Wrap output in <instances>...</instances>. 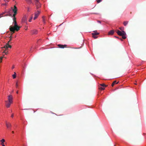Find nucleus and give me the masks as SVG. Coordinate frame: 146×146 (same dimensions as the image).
<instances>
[{"label": "nucleus", "instance_id": "nucleus-38", "mask_svg": "<svg viewBox=\"0 0 146 146\" xmlns=\"http://www.w3.org/2000/svg\"><path fill=\"white\" fill-rule=\"evenodd\" d=\"M2 62V60H0V63L1 62Z\"/></svg>", "mask_w": 146, "mask_h": 146}, {"label": "nucleus", "instance_id": "nucleus-4", "mask_svg": "<svg viewBox=\"0 0 146 146\" xmlns=\"http://www.w3.org/2000/svg\"><path fill=\"white\" fill-rule=\"evenodd\" d=\"M9 40L8 41V43L6 44L4 46V48H5L6 49H7V48H11V46L9 45V44L11 43L10 42L12 40V35H11L9 37Z\"/></svg>", "mask_w": 146, "mask_h": 146}, {"label": "nucleus", "instance_id": "nucleus-1", "mask_svg": "<svg viewBox=\"0 0 146 146\" xmlns=\"http://www.w3.org/2000/svg\"><path fill=\"white\" fill-rule=\"evenodd\" d=\"M13 27L10 26L9 28L10 31L13 33H14L15 31H18L20 30L21 27L19 26L18 25L16 21V17H13Z\"/></svg>", "mask_w": 146, "mask_h": 146}, {"label": "nucleus", "instance_id": "nucleus-42", "mask_svg": "<svg viewBox=\"0 0 146 146\" xmlns=\"http://www.w3.org/2000/svg\"><path fill=\"white\" fill-rule=\"evenodd\" d=\"M134 84H135V85H136L137 84V83H135Z\"/></svg>", "mask_w": 146, "mask_h": 146}, {"label": "nucleus", "instance_id": "nucleus-30", "mask_svg": "<svg viewBox=\"0 0 146 146\" xmlns=\"http://www.w3.org/2000/svg\"><path fill=\"white\" fill-rule=\"evenodd\" d=\"M1 145H2V146H5V145H4V143H2Z\"/></svg>", "mask_w": 146, "mask_h": 146}, {"label": "nucleus", "instance_id": "nucleus-6", "mask_svg": "<svg viewBox=\"0 0 146 146\" xmlns=\"http://www.w3.org/2000/svg\"><path fill=\"white\" fill-rule=\"evenodd\" d=\"M92 34L93 38L94 39H96L98 37L96 36L99 35V33H98L97 31H95L93 32L92 33Z\"/></svg>", "mask_w": 146, "mask_h": 146}, {"label": "nucleus", "instance_id": "nucleus-17", "mask_svg": "<svg viewBox=\"0 0 146 146\" xmlns=\"http://www.w3.org/2000/svg\"><path fill=\"white\" fill-rule=\"evenodd\" d=\"M100 86L101 87H103L104 88L106 87L107 86L104 83L100 84Z\"/></svg>", "mask_w": 146, "mask_h": 146}, {"label": "nucleus", "instance_id": "nucleus-23", "mask_svg": "<svg viewBox=\"0 0 146 146\" xmlns=\"http://www.w3.org/2000/svg\"><path fill=\"white\" fill-rule=\"evenodd\" d=\"M119 29L121 31H124V28L123 27H121L119 28Z\"/></svg>", "mask_w": 146, "mask_h": 146}, {"label": "nucleus", "instance_id": "nucleus-19", "mask_svg": "<svg viewBox=\"0 0 146 146\" xmlns=\"http://www.w3.org/2000/svg\"><path fill=\"white\" fill-rule=\"evenodd\" d=\"M6 49V50L4 51V53H5V54H7L8 53V52L6 50L8 48H7V49H6Z\"/></svg>", "mask_w": 146, "mask_h": 146}, {"label": "nucleus", "instance_id": "nucleus-33", "mask_svg": "<svg viewBox=\"0 0 146 146\" xmlns=\"http://www.w3.org/2000/svg\"><path fill=\"white\" fill-rule=\"evenodd\" d=\"M114 37L116 38H119V37L117 36H114Z\"/></svg>", "mask_w": 146, "mask_h": 146}, {"label": "nucleus", "instance_id": "nucleus-10", "mask_svg": "<svg viewBox=\"0 0 146 146\" xmlns=\"http://www.w3.org/2000/svg\"><path fill=\"white\" fill-rule=\"evenodd\" d=\"M27 18L26 16L25 15L23 17L22 19V22L23 23H26Z\"/></svg>", "mask_w": 146, "mask_h": 146}, {"label": "nucleus", "instance_id": "nucleus-16", "mask_svg": "<svg viewBox=\"0 0 146 146\" xmlns=\"http://www.w3.org/2000/svg\"><path fill=\"white\" fill-rule=\"evenodd\" d=\"M25 1L29 4H31L32 3L31 0H25Z\"/></svg>", "mask_w": 146, "mask_h": 146}, {"label": "nucleus", "instance_id": "nucleus-21", "mask_svg": "<svg viewBox=\"0 0 146 146\" xmlns=\"http://www.w3.org/2000/svg\"><path fill=\"white\" fill-rule=\"evenodd\" d=\"M128 23V21H125L123 22V24L125 26H126L127 25Z\"/></svg>", "mask_w": 146, "mask_h": 146}, {"label": "nucleus", "instance_id": "nucleus-12", "mask_svg": "<svg viewBox=\"0 0 146 146\" xmlns=\"http://www.w3.org/2000/svg\"><path fill=\"white\" fill-rule=\"evenodd\" d=\"M32 34H36L38 33V31L36 29H34L31 31Z\"/></svg>", "mask_w": 146, "mask_h": 146}, {"label": "nucleus", "instance_id": "nucleus-39", "mask_svg": "<svg viewBox=\"0 0 146 146\" xmlns=\"http://www.w3.org/2000/svg\"><path fill=\"white\" fill-rule=\"evenodd\" d=\"M17 94H18V91H17Z\"/></svg>", "mask_w": 146, "mask_h": 146}, {"label": "nucleus", "instance_id": "nucleus-36", "mask_svg": "<svg viewBox=\"0 0 146 146\" xmlns=\"http://www.w3.org/2000/svg\"><path fill=\"white\" fill-rule=\"evenodd\" d=\"M120 39L121 40V41H122L123 40L121 38H120Z\"/></svg>", "mask_w": 146, "mask_h": 146}, {"label": "nucleus", "instance_id": "nucleus-22", "mask_svg": "<svg viewBox=\"0 0 146 146\" xmlns=\"http://www.w3.org/2000/svg\"><path fill=\"white\" fill-rule=\"evenodd\" d=\"M12 76L13 77V78L14 79L16 78V74L15 72L14 74Z\"/></svg>", "mask_w": 146, "mask_h": 146}, {"label": "nucleus", "instance_id": "nucleus-29", "mask_svg": "<svg viewBox=\"0 0 146 146\" xmlns=\"http://www.w3.org/2000/svg\"><path fill=\"white\" fill-rule=\"evenodd\" d=\"M4 1L5 2V3H7L8 2H9L8 1L6 0H4Z\"/></svg>", "mask_w": 146, "mask_h": 146}, {"label": "nucleus", "instance_id": "nucleus-9", "mask_svg": "<svg viewBox=\"0 0 146 146\" xmlns=\"http://www.w3.org/2000/svg\"><path fill=\"white\" fill-rule=\"evenodd\" d=\"M5 106L7 108H9L11 104L12 103H11V102H9L7 100L5 101Z\"/></svg>", "mask_w": 146, "mask_h": 146}, {"label": "nucleus", "instance_id": "nucleus-11", "mask_svg": "<svg viewBox=\"0 0 146 146\" xmlns=\"http://www.w3.org/2000/svg\"><path fill=\"white\" fill-rule=\"evenodd\" d=\"M67 45L64 44V45H62L60 44H59L58 45V46L60 48H64L67 47Z\"/></svg>", "mask_w": 146, "mask_h": 146}, {"label": "nucleus", "instance_id": "nucleus-40", "mask_svg": "<svg viewBox=\"0 0 146 146\" xmlns=\"http://www.w3.org/2000/svg\"><path fill=\"white\" fill-rule=\"evenodd\" d=\"M27 28L25 29L26 30H27Z\"/></svg>", "mask_w": 146, "mask_h": 146}, {"label": "nucleus", "instance_id": "nucleus-37", "mask_svg": "<svg viewBox=\"0 0 146 146\" xmlns=\"http://www.w3.org/2000/svg\"><path fill=\"white\" fill-rule=\"evenodd\" d=\"M16 85L17 86V83H16Z\"/></svg>", "mask_w": 146, "mask_h": 146}, {"label": "nucleus", "instance_id": "nucleus-13", "mask_svg": "<svg viewBox=\"0 0 146 146\" xmlns=\"http://www.w3.org/2000/svg\"><path fill=\"white\" fill-rule=\"evenodd\" d=\"M114 32V30H111L108 33V35H113Z\"/></svg>", "mask_w": 146, "mask_h": 146}, {"label": "nucleus", "instance_id": "nucleus-25", "mask_svg": "<svg viewBox=\"0 0 146 146\" xmlns=\"http://www.w3.org/2000/svg\"><path fill=\"white\" fill-rule=\"evenodd\" d=\"M33 16H31V17H30V18L29 19V22H31V20H32V19H33Z\"/></svg>", "mask_w": 146, "mask_h": 146}, {"label": "nucleus", "instance_id": "nucleus-28", "mask_svg": "<svg viewBox=\"0 0 146 146\" xmlns=\"http://www.w3.org/2000/svg\"><path fill=\"white\" fill-rule=\"evenodd\" d=\"M1 5L2 6H6L7 5V3H3L1 4Z\"/></svg>", "mask_w": 146, "mask_h": 146}, {"label": "nucleus", "instance_id": "nucleus-2", "mask_svg": "<svg viewBox=\"0 0 146 146\" xmlns=\"http://www.w3.org/2000/svg\"><path fill=\"white\" fill-rule=\"evenodd\" d=\"M17 7L15 5H14V7H11V9L9 11L7 12L9 14V16H12V14L11 13V11H12L14 13V14L13 15V17H15V16L17 14ZM8 15H7L6 16H7Z\"/></svg>", "mask_w": 146, "mask_h": 146}, {"label": "nucleus", "instance_id": "nucleus-43", "mask_svg": "<svg viewBox=\"0 0 146 146\" xmlns=\"http://www.w3.org/2000/svg\"><path fill=\"white\" fill-rule=\"evenodd\" d=\"M94 14H98V13H94Z\"/></svg>", "mask_w": 146, "mask_h": 146}, {"label": "nucleus", "instance_id": "nucleus-5", "mask_svg": "<svg viewBox=\"0 0 146 146\" xmlns=\"http://www.w3.org/2000/svg\"><path fill=\"white\" fill-rule=\"evenodd\" d=\"M34 1L36 8H40L41 7V4L39 2V0H34Z\"/></svg>", "mask_w": 146, "mask_h": 146}, {"label": "nucleus", "instance_id": "nucleus-15", "mask_svg": "<svg viewBox=\"0 0 146 146\" xmlns=\"http://www.w3.org/2000/svg\"><path fill=\"white\" fill-rule=\"evenodd\" d=\"M118 83H119V82H117L116 81H114L112 84L111 86L113 87L114 85L115 84H118Z\"/></svg>", "mask_w": 146, "mask_h": 146}, {"label": "nucleus", "instance_id": "nucleus-34", "mask_svg": "<svg viewBox=\"0 0 146 146\" xmlns=\"http://www.w3.org/2000/svg\"><path fill=\"white\" fill-rule=\"evenodd\" d=\"M98 23H101V21H98Z\"/></svg>", "mask_w": 146, "mask_h": 146}, {"label": "nucleus", "instance_id": "nucleus-32", "mask_svg": "<svg viewBox=\"0 0 146 146\" xmlns=\"http://www.w3.org/2000/svg\"><path fill=\"white\" fill-rule=\"evenodd\" d=\"M0 60H2L3 59V57H0Z\"/></svg>", "mask_w": 146, "mask_h": 146}, {"label": "nucleus", "instance_id": "nucleus-31", "mask_svg": "<svg viewBox=\"0 0 146 146\" xmlns=\"http://www.w3.org/2000/svg\"><path fill=\"white\" fill-rule=\"evenodd\" d=\"M14 116V114H12L11 115V117H13Z\"/></svg>", "mask_w": 146, "mask_h": 146}, {"label": "nucleus", "instance_id": "nucleus-8", "mask_svg": "<svg viewBox=\"0 0 146 146\" xmlns=\"http://www.w3.org/2000/svg\"><path fill=\"white\" fill-rule=\"evenodd\" d=\"M8 101L9 102H11V103H13V96L11 95H9L8 96Z\"/></svg>", "mask_w": 146, "mask_h": 146}, {"label": "nucleus", "instance_id": "nucleus-18", "mask_svg": "<svg viewBox=\"0 0 146 146\" xmlns=\"http://www.w3.org/2000/svg\"><path fill=\"white\" fill-rule=\"evenodd\" d=\"M42 21L44 24H45L46 23V21L45 19V17H44L43 16L42 17Z\"/></svg>", "mask_w": 146, "mask_h": 146}, {"label": "nucleus", "instance_id": "nucleus-27", "mask_svg": "<svg viewBox=\"0 0 146 146\" xmlns=\"http://www.w3.org/2000/svg\"><path fill=\"white\" fill-rule=\"evenodd\" d=\"M5 13V12H3V13H1V14H0V16H1V17H3V15Z\"/></svg>", "mask_w": 146, "mask_h": 146}, {"label": "nucleus", "instance_id": "nucleus-24", "mask_svg": "<svg viewBox=\"0 0 146 146\" xmlns=\"http://www.w3.org/2000/svg\"><path fill=\"white\" fill-rule=\"evenodd\" d=\"M0 141L2 142V143H3L5 142V140L3 139L1 140Z\"/></svg>", "mask_w": 146, "mask_h": 146}, {"label": "nucleus", "instance_id": "nucleus-14", "mask_svg": "<svg viewBox=\"0 0 146 146\" xmlns=\"http://www.w3.org/2000/svg\"><path fill=\"white\" fill-rule=\"evenodd\" d=\"M6 125L7 127V128H10L11 127V123H6Z\"/></svg>", "mask_w": 146, "mask_h": 146}, {"label": "nucleus", "instance_id": "nucleus-20", "mask_svg": "<svg viewBox=\"0 0 146 146\" xmlns=\"http://www.w3.org/2000/svg\"><path fill=\"white\" fill-rule=\"evenodd\" d=\"M99 89L101 90H104L105 89V88L101 86H99Z\"/></svg>", "mask_w": 146, "mask_h": 146}, {"label": "nucleus", "instance_id": "nucleus-7", "mask_svg": "<svg viewBox=\"0 0 146 146\" xmlns=\"http://www.w3.org/2000/svg\"><path fill=\"white\" fill-rule=\"evenodd\" d=\"M40 11H37L36 12H35L34 13L35 16L33 18V19L34 20H35L37 18L39 15L40 14Z\"/></svg>", "mask_w": 146, "mask_h": 146}, {"label": "nucleus", "instance_id": "nucleus-26", "mask_svg": "<svg viewBox=\"0 0 146 146\" xmlns=\"http://www.w3.org/2000/svg\"><path fill=\"white\" fill-rule=\"evenodd\" d=\"M96 1L97 3H98L100 2L102 0H96Z\"/></svg>", "mask_w": 146, "mask_h": 146}, {"label": "nucleus", "instance_id": "nucleus-3", "mask_svg": "<svg viewBox=\"0 0 146 146\" xmlns=\"http://www.w3.org/2000/svg\"><path fill=\"white\" fill-rule=\"evenodd\" d=\"M116 32L118 35L120 36H121L122 38L123 39H125L126 38V33L124 31H121L119 30H116Z\"/></svg>", "mask_w": 146, "mask_h": 146}, {"label": "nucleus", "instance_id": "nucleus-35", "mask_svg": "<svg viewBox=\"0 0 146 146\" xmlns=\"http://www.w3.org/2000/svg\"><path fill=\"white\" fill-rule=\"evenodd\" d=\"M14 68V66H13L12 67V69H13Z\"/></svg>", "mask_w": 146, "mask_h": 146}, {"label": "nucleus", "instance_id": "nucleus-41", "mask_svg": "<svg viewBox=\"0 0 146 146\" xmlns=\"http://www.w3.org/2000/svg\"><path fill=\"white\" fill-rule=\"evenodd\" d=\"M12 133H14V131H13L12 132Z\"/></svg>", "mask_w": 146, "mask_h": 146}]
</instances>
